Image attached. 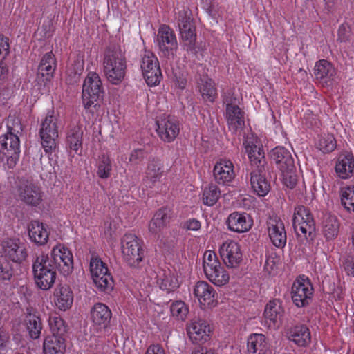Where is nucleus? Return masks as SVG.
I'll return each mask as SVG.
<instances>
[{"mask_svg": "<svg viewBox=\"0 0 354 354\" xmlns=\"http://www.w3.org/2000/svg\"><path fill=\"white\" fill-rule=\"evenodd\" d=\"M246 153L250 161V184L254 192L259 196H265L270 189L266 179L268 171L265 153L261 145L247 138L244 142Z\"/></svg>", "mask_w": 354, "mask_h": 354, "instance_id": "1", "label": "nucleus"}, {"mask_svg": "<svg viewBox=\"0 0 354 354\" xmlns=\"http://www.w3.org/2000/svg\"><path fill=\"white\" fill-rule=\"evenodd\" d=\"M102 65L104 73L111 84L119 85L124 80L127 71V60L119 46L112 44L105 49Z\"/></svg>", "mask_w": 354, "mask_h": 354, "instance_id": "2", "label": "nucleus"}, {"mask_svg": "<svg viewBox=\"0 0 354 354\" xmlns=\"http://www.w3.org/2000/svg\"><path fill=\"white\" fill-rule=\"evenodd\" d=\"M36 285L44 290L50 289L56 279V270L48 263V255L37 257L32 265Z\"/></svg>", "mask_w": 354, "mask_h": 354, "instance_id": "3", "label": "nucleus"}, {"mask_svg": "<svg viewBox=\"0 0 354 354\" xmlns=\"http://www.w3.org/2000/svg\"><path fill=\"white\" fill-rule=\"evenodd\" d=\"M90 271L96 287L109 293L113 288V280L105 263L98 257L93 256L90 261Z\"/></svg>", "mask_w": 354, "mask_h": 354, "instance_id": "4", "label": "nucleus"}, {"mask_svg": "<svg viewBox=\"0 0 354 354\" xmlns=\"http://www.w3.org/2000/svg\"><path fill=\"white\" fill-rule=\"evenodd\" d=\"M39 133L45 152L51 153L56 148V140L58 138L57 119L53 113L48 112L42 120Z\"/></svg>", "mask_w": 354, "mask_h": 354, "instance_id": "5", "label": "nucleus"}, {"mask_svg": "<svg viewBox=\"0 0 354 354\" xmlns=\"http://www.w3.org/2000/svg\"><path fill=\"white\" fill-rule=\"evenodd\" d=\"M20 141L19 136L6 133L0 136V160L6 162L8 168H13L19 158Z\"/></svg>", "mask_w": 354, "mask_h": 354, "instance_id": "6", "label": "nucleus"}, {"mask_svg": "<svg viewBox=\"0 0 354 354\" xmlns=\"http://www.w3.org/2000/svg\"><path fill=\"white\" fill-rule=\"evenodd\" d=\"M140 68L147 84L156 86L161 81L162 75L159 61L153 53L145 50L140 60Z\"/></svg>", "mask_w": 354, "mask_h": 354, "instance_id": "7", "label": "nucleus"}, {"mask_svg": "<svg viewBox=\"0 0 354 354\" xmlns=\"http://www.w3.org/2000/svg\"><path fill=\"white\" fill-rule=\"evenodd\" d=\"M292 225L296 234L308 238L315 230V223L309 209L304 205H297L295 208Z\"/></svg>", "mask_w": 354, "mask_h": 354, "instance_id": "8", "label": "nucleus"}, {"mask_svg": "<svg viewBox=\"0 0 354 354\" xmlns=\"http://www.w3.org/2000/svg\"><path fill=\"white\" fill-rule=\"evenodd\" d=\"M48 263L64 276L68 275L73 269V259L71 252L62 245L52 249L50 257L48 256Z\"/></svg>", "mask_w": 354, "mask_h": 354, "instance_id": "9", "label": "nucleus"}, {"mask_svg": "<svg viewBox=\"0 0 354 354\" xmlns=\"http://www.w3.org/2000/svg\"><path fill=\"white\" fill-rule=\"evenodd\" d=\"M122 243V252L124 261L131 267L138 266L144 256L139 239L134 234H125Z\"/></svg>", "mask_w": 354, "mask_h": 354, "instance_id": "10", "label": "nucleus"}, {"mask_svg": "<svg viewBox=\"0 0 354 354\" xmlns=\"http://www.w3.org/2000/svg\"><path fill=\"white\" fill-rule=\"evenodd\" d=\"M313 294V286L308 279L299 277L292 286L291 295L293 303L297 307H304L309 304Z\"/></svg>", "mask_w": 354, "mask_h": 354, "instance_id": "11", "label": "nucleus"}, {"mask_svg": "<svg viewBox=\"0 0 354 354\" xmlns=\"http://www.w3.org/2000/svg\"><path fill=\"white\" fill-rule=\"evenodd\" d=\"M18 197L26 205L37 206L42 201L43 192L38 183L32 180H24L17 187Z\"/></svg>", "mask_w": 354, "mask_h": 354, "instance_id": "12", "label": "nucleus"}, {"mask_svg": "<svg viewBox=\"0 0 354 354\" xmlns=\"http://www.w3.org/2000/svg\"><path fill=\"white\" fill-rule=\"evenodd\" d=\"M57 62L54 54L50 51L45 53L41 57L36 77V82L39 87H48L51 82Z\"/></svg>", "mask_w": 354, "mask_h": 354, "instance_id": "13", "label": "nucleus"}, {"mask_svg": "<svg viewBox=\"0 0 354 354\" xmlns=\"http://www.w3.org/2000/svg\"><path fill=\"white\" fill-rule=\"evenodd\" d=\"M156 42L162 55H173L178 46L177 39L174 30L167 25H161L158 30Z\"/></svg>", "mask_w": 354, "mask_h": 354, "instance_id": "14", "label": "nucleus"}, {"mask_svg": "<svg viewBox=\"0 0 354 354\" xmlns=\"http://www.w3.org/2000/svg\"><path fill=\"white\" fill-rule=\"evenodd\" d=\"M1 247L4 259L14 263H21L27 257L26 249L18 239H5L1 242Z\"/></svg>", "mask_w": 354, "mask_h": 354, "instance_id": "15", "label": "nucleus"}, {"mask_svg": "<svg viewBox=\"0 0 354 354\" xmlns=\"http://www.w3.org/2000/svg\"><path fill=\"white\" fill-rule=\"evenodd\" d=\"M219 252L224 263L228 268H237L242 261L241 247L236 241L224 242L219 248Z\"/></svg>", "mask_w": 354, "mask_h": 354, "instance_id": "16", "label": "nucleus"}, {"mask_svg": "<svg viewBox=\"0 0 354 354\" xmlns=\"http://www.w3.org/2000/svg\"><path fill=\"white\" fill-rule=\"evenodd\" d=\"M236 102V99L226 97L225 102L227 103L226 117L229 129L233 133H236L242 130L245 126L243 112L241 109L236 104H233Z\"/></svg>", "mask_w": 354, "mask_h": 354, "instance_id": "17", "label": "nucleus"}, {"mask_svg": "<svg viewBox=\"0 0 354 354\" xmlns=\"http://www.w3.org/2000/svg\"><path fill=\"white\" fill-rule=\"evenodd\" d=\"M179 29L187 50H194L196 39V28L193 20L186 12L179 19Z\"/></svg>", "mask_w": 354, "mask_h": 354, "instance_id": "18", "label": "nucleus"}, {"mask_svg": "<svg viewBox=\"0 0 354 354\" xmlns=\"http://www.w3.org/2000/svg\"><path fill=\"white\" fill-rule=\"evenodd\" d=\"M156 123L157 133L165 142H172L179 133L180 129L178 122L170 117L158 119Z\"/></svg>", "mask_w": 354, "mask_h": 354, "instance_id": "19", "label": "nucleus"}, {"mask_svg": "<svg viewBox=\"0 0 354 354\" xmlns=\"http://www.w3.org/2000/svg\"><path fill=\"white\" fill-rule=\"evenodd\" d=\"M268 230L272 244L279 248L286 245L287 236L283 221L278 217L270 218L268 223Z\"/></svg>", "mask_w": 354, "mask_h": 354, "instance_id": "20", "label": "nucleus"}, {"mask_svg": "<svg viewBox=\"0 0 354 354\" xmlns=\"http://www.w3.org/2000/svg\"><path fill=\"white\" fill-rule=\"evenodd\" d=\"M164 174V165L158 158H150L145 170L144 184L147 187L152 188L160 181Z\"/></svg>", "mask_w": 354, "mask_h": 354, "instance_id": "21", "label": "nucleus"}, {"mask_svg": "<svg viewBox=\"0 0 354 354\" xmlns=\"http://www.w3.org/2000/svg\"><path fill=\"white\" fill-rule=\"evenodd\" d=\"M187 330L191 340L196 344L207 341L211 332L207 322L201 319H193L187 326Z\"/></svg>", "mask_w": 354, "mask_h": 354, "instance_id": "22", "label": "nucleus"}, {"mask_svg": "<svg viewBox=\"0 0 354 354\" xmlns=\"http://www.w3.org/2000/svg\"><path fill=\"white\" fill-rule=\"evenodd\" d=\"M264 318L269 327L278 328L282 324L284 309L279 300L270 301L265 307Z\"/></svg>", "mask_w": 354, "mask_h": 354, "instance_id": "23", "label": "nucleus"}, {"mask_svg": "<svg viewBox=\"0 0 354 354\" xmlns=\"http://www.w3.org/2000/svg\"><path fill=\"white\" fill-rule=\"evenodd\" d=\"M112 313L109 308L102 303L95 304L91 309V319L99 329H106L110 325Z\"/></svg>", "mask_w": 354, "mask_h": 354, "instance_id": "24", "label": "nucleus"}, {"mask_svg": "<svg viewBox=\"0 0 354 354\" xmlns=\"http://www.w3.org/2000/svg\"><path fill=\"white\" fill-rule=\"evenodd\" d=\"M226 223L229 230L238 233L248 232L253 225L252 219L249 214L238 212L230 214Z\"/></svg>", "mask_w": 354, "mask_h": 354, "instance_id": "25", "label": "nucleus"}, {"mask_svg": "<svg viewBox=\"0 0 354 354\" xmlns=\"http://www.w3.org/2000/svg\"><path fill=\"white\" fill-rule=\"evenodd\" d=\"M271 157L281 172L295 170L294 159L290 152L283 147H277L272 151Z\"/></svg>", "mask_w": 354, "mask_h": 354, "instance_id": "26", "label": "nucleus"}, {"mask_svg": "<svg viewBox=\"0 0 354 354\" xmlns=\"http://www.w3.org/2000/svg\"><path fill=\"white\" fill-rule=\"evenodd\" d=\"M214 177L219 184L231 182L235 176L234 165L229 160H221L214 167Z\"/></svg>", "mask_w": 354, "mask_h": 354, "instance_id": "27", "label": "nucleus"}, {"mask_svg": "<svg viewBox=\"0 0 354 354\" xmlns=\"http://www.w3.org/2000/svg\"><path fill=\"white\" fill-rule=\"evenodd\" d=\"M288 339L298 346L306 347L311 342L309 328L304 324H298L290 327L288 330Z\"/></svg>", "mask_w": 354, "mask_h": 354, "instance_id": "28", "label": "nucleus"}, {"mask_svg": "<svg viewBox=\"0 0 354 354\" xmlns=\"http://www.w3.org/2000/svg\"><path fill=\"white\" fill-rule=\"evenodd\" d=\"M315 75L320 83L330 86L331 84L329 82L334 80L336 71L330 62L325 59H321L315 64Z\"/></svg>", "mask_w": 354, "mask_h": 354, "instance_id": "29", "label": "nucleus"}, {"mask_svg": "<svg viewBox=\"0 0 354 354\" xmlns=\"http://www.w3.org/2000/svg\"><path fill=\"white\" fill-rule=\"evenodd\" d=\"M216 294L214 288L205 281L197 282L194 288V295L203 305L214 306Z\"/></svg>", "mask_w": 354, "mask_h": 354, "instance_id": "30", "label": "nucleus"}, {"mask_svg": "<svg viewBox=\"0 0 354 354\" xmlns=\"http://www.w3.org/2000/svg\"><path fill=\"white\" fill-rule=\"evenodd\" d=\"M171 219V210L163 207L158 209L154 214L149 224V230L153 234L160 233L169 223Z\"/></svg>", "mask_w": 354, "mask_h": 354, "instance_id": "31", "label": "nucleus"}, {"mask_svg": "<svg viewBox=\"0 0 354 354\" xmlns=\"http://www.w3.org/2000/svg\"><path fill=\"white\" fill-rule=\"evenodd\" d=\"M55 303L62 310L70 308L73 302V293L68 285H59L55 290Z\"/></svg>", "mask_w": 354, "mask_h": 354, "instance_id": "32", "label": "nucleus"}, {"mask_svg": "<svg viewBox=\"0 0 354 354\" xmlns=\"http://www.w3.org/2000/svg\"><path fill=\"white\" fill-rule=\"evenodd\" d=\"M354 170V157L348 153H341L336 162L335 171L343 179L349 178Z\"/></svg>", "mask_w": 354, "mask_h": 354, "instance_id": "33", "label": "nucleus"}, {"mask_svg": "<svg viewBox=\"0 0 354 354\" xmlns=\"http://www.w3.org/2000/svg\"><path fill=\"white\" fill-rule=\"evenodd\" d=\"M28 236L31 241L38 245H45L49 236L46 227L38 221H32L28 225Z\"/></svg>", "mask_w": 354, "mask_h": 354, "instance_id": "34", "label": "nucleus"}, {"mask_svg": "<svg viewBox=\"0 0 354 354\" xmlns=\"http://www.w3.org/2000/svg\"><path fill=\"white\" fill-rule=\"evenodd\" d=\"M247 348L250 354H269L268 342L263 334L250 335L248 338Z\"/></svg>", "mask_w": 354, "mask_h": 354, "instance_id": "35", "label": "nucleus"}, {"mask_svg": "<svg viewBox=\"0 0 354 354\" xmlns=\"http://www.w3.org/2000/svg\"><path fill=\"white\" fill-rule=\"evenodd\" d=\"M24 323L29 337L32 339H38L42 330V323L38 313L35 310L28 312Z\"/></svg>", "mask_w": 354, "mask_h": 354, "instance_id": "36", "label": "nucleus"}, {"mask_svg": "<svg viewBox=\"0 0 354 354\" xmlns=\"http://www.w3.org/2000/svg\"><path fill=\"white\" fill-rule=\"evenodd\" d=\"M157 283L160 289L170 292L179 287V282L170 270H160L156 275Z\"/></svg>", "mask_w": 354, "mask_h": 354, "instance_id": "37", "label": "nucleus"}, {"mask_svg": "<svg viewBox=\"0 0 354 354\" xmlns=\"http://www.w3.org/2000/svg\"><path fill=\"white\" fill-rule=\"evenodd\" d=\"M322 233L327 240L335 239L339 229V223L336 216L326 214L323 217L322 223Z\"/></svg>", "mask_w": 354, "mask_h": 354, "instance_id": "38", "label": "nucleus"}, {"mask_svg": "<svg viewBox=\"0 0 354 354\" xmlns=\"http://www.w3.org/2000/svg\"><path fill=\"white\" fill-rule=\"evenodd\" d=\"M203 266L206 277H213L215 279H217L215 277L216 274H214V273L218 269H221L222 266L214 252L207 250L204 253Z\"/></svg>", "mask_w": 354, "mask_h": 354, "instance_id": "39", "label": "nucleus"}, {"mask_svg": "<svg viewBox=\"0 0 354 354\" xmlns=\"http://www.w3.org/2000/svg\"><path fill=\"white\" fill-rule=\"evenodd\" d=\"M44 354H64L65 350L64 337L48 336L44 342Z\"/></svg>", "mask_w": 354, "mask_h": 354, "instance_id": "40", "label": "nucleus"}, {"mask_svg": "<svg viewBox=\"0 0 354 354\" xmlns=\"http://www.w3.org/2000/svg\"><path fill=\"white\" fill-rule=\"evenodd\" d=\"M84 70V62L75 61L67 67L65 81L68 85L75 86L80 80V75Z\"/></svg>", "mask_w": 354, "mask_h": 354, "instance_id": "41", "label": "nucleus"}, {"mask_svg": "<svg viewBox=\"0 0 354 354\" xmlns=\"http://www.w3.org/2000/svg\"><path fill=\"white\" fill-rule=\"evenodd\" d=\"M315 147L324 153L333 151L337 147V142L331 133H324L318 137Z\"/></svg>", "mask_w": 354, "mask_h": 354, "instance_id": "42", "label": "nucleus"}, {"mask_svg": "<svg viewBox=\"0 0 354 354\" xmlns=\"http://www.w3.org/2000/svg\"><path fill=\"white\" fill-rule=\"evenodd\" d=\"M83 131L80 127L72 128L67 136V145L75 152L82 147Z\"/></svg>", "mask_w": 354, "mask_h": 354, "instance_id": "43", "label": "nucleus"}, {"mask_svg": "<svg viewBox=\"0 0 354 354\" xmlns=\"http://www.w3.org/2000/svg\"><path fill=\"white\" fill-rule=\"evenodd\" d=\"M221 196V190L216 185H209L203 192L202 200L205 205L212 206L214 205Z\"/></svg>", "mask_w": 354, "mask_h": 354, "instance_id": "44", "label": "nucleus"}, {"mask_svg": "<svg viewBox=\"0 0 354 354\" xmlns=\"http://www.w3.org/2000/svg\"><path fill=\"white\" fill-rule=\"evenodd\" d=\"M342 205L348 211L354 212V186L350 185L341 189Z\"/></svg>", "mask_w": 354, "mask_h": 354, "instance_id": "45", "label": "nucleus"}, {"mask_svg": "<svg viewBox=\"0 0 354 354\" xmlns=\"http://www.w3.org/2000/svg\"><path fill=\"white\" fill-rule=\"evenodd\" d=\"M82 97L86 109H88L92 105L95 106V102H97L102 97V91L82 90Z\"/></svg>", "mask_w": 354, "mask_h": 354, "instance_id": "46", "label": "nucleus"}, {"mask_svg": "<svg viewBox=\"0 0 354 354\" xmlns=\"http://www.w3.org/2000/svg\"><path fill=\"white\" fill-rule=\"evenodd\" d=\"M111 170L112 166L109 157L102 154L98 162L97 176L101 178H108L111 176Z\"/></svg>", "mask_w": 354, "mask_h": 354, "instance_id": "47", "label": "nucleus"}, {"mask_svg": "<svg viewBox=\"0 0 354 354\" xmlns=\"http://www.w3.org/2000/svg\"><path fill=\"white\" fill-rule=\"evenodd\" d=\"M50 327L53 335L64 337L67 329L64 321L59 317H55L50 320Z\"/></svg>", "mask_w": 354, "mask_h": 354, "instance_id": "48", "label": "nucleus"}, {"mask_svg": "<svg viewBox=\"0 0 354 354\" xmlns=\"http://www.w3.org/2000/svg\"><path fill=\"white\" fill-rule=\"evenodd\" d=\"M171 315L178 319L183 320L188 313V308L182 301H176L170 306Z\"/></svg>", "mask_w": 354, "mask_h": 354, "instance_id": "49", "label": "nucleus"}, {"mask_svg": "<svg viewBox=\"0 0 354 354\" xmlns=\"http://www.w3.org/2000/svg\"><path fill=\"white\" fill-rule=\"evenodd\" d=\"M8 134H14L19 136L23 131L22 124L19 118L15 115H10L7 120Z\"/></svg>", "mask_w": 354, "mask_h": 354, "instance_id": "50", "label": "nucleus"}, {"mask_svg": "<svg viewBox=\"0 0 354 354\" xmlns=\"http://www.w3.org/2000/svg\"><path fill=\"white\" fill-rule=\"evenodd\" d=\"M100 75L95 72H88L83 84L82 88H102Z\"/></svg>", "mask_w": 354, "mask_h": 354, "instance_id": "51", "label": "nucleus"}, {"mask_svg": "<svg viewBox=\"0 0 354 354\" xmlns=\"http://www.w3.org/2000/svg\"><path fill=\"white\" fill-rule=\"evenodd\" d=\"M351 26L348 24H342L338 28L337 41L340 43H351Z\"/></svg>", "mask_w": 354, "mask_h": 354, "instance_id": "52", "label": "nucleus"}, {"mask_svg": "<svg viewBox=\"0 0 354 354\" xmlns=\"http://www.w3.org/2000/svg\"><path fill=\"white\" fill-rule=\"evenodd\" d=\"M13 274L12 265L6 259H0V280L8 281Z\"/></svg>", "mask_w": 354, "mask_h": 354, "instance_id": "53", "label": "nucleus"}, {"mask_svg": "<svg viewBox=\"0 0 354 354\" xmlns=\"http://www.w3.org/2000/svg\"><path fill=\"white\" fill-rule=\"evenodd\" d=\"M215 274V277L217 278L216 279L210 277H207V278L216 286H221L226 284L229 281V274L225 270L223 267H222L221 269H218V270H217Z\"/></svg>", "mask_w": 354, "mask_h": 354, "instance_id": "54", "label": "nucleus"}, {"mask_svg": "<svg viewBox=\"0 0 354 354\" xmlns=\"http://www.w3.org/2000/svg\"><path fill=\"white\" fill-rule=\"evenodd\" d=\"M279 261V257L276 254H271L266 257L264 269L268 273L271 274L277 268Z\"/></svg>", "mask_w": 354, "mask_h": 354, "instance_id": "55", "label": "nucleus"}, {"mask_svg": "<svg viewBox=\"0 0 354 354\" xmlns=\"http://www.w3.org/2000/svg\"><path fill=\"white\" fill-rule=\"evenodd\" d=\"M9 39L0 35V62H4V59L9 53Z\"/></svg>", "mask_w": 354, "mask_h": 354, "instance_id": "56", "label": "nucleus"}, {"mask_svg": "<svg viewBox=\"0 0 354 354\" xmlns=\"http://www.w3.org/2000/svg\"><path fill=\"white\" fill-rule=\"evenodd\" d=\"M145 158V151L142 149H134L129 156V162L133 165H138Z\"/></svg>", "mask_w": 354, "mask_h": 354, "instance_id": "57", "label": "nucleus"}, {"mask_svg": "<svg viewBox=\"0 0 354 354\" xmlns=\"http://www.w3.org/2000/svg\"><path fill=\"white\" fill-rule=\"evenodd\" d=\"M283 176V180L284 184L290 189H292L297 183L296 176L294 174V171L288 172H281Z\"/></svg>", "mask_w": 354, "mask_h": 354, "instance_id": "58", "label": "nucleus"}, {"mask_svg": "<svg viewBox=\"0 0 354 354\" xmlns=\"http://www.w3.org/2000/svg\"><path fill=\"white\" fill-rule=\"evenodd\" d=\"M205 102H213L217 95L216 90H198Z\"/></svg>", "mask_w": 354, "mask_h": 354, "instance_id": "59", "label": "nucleus"}, {"mask_svg": "<svg viewBox=\"0 0 354 354\" xmlns=\"http://www.w3.org/2000/svg\"><path fill=\"white\" fill-rule=\"evenodd\" d=\"M201 83H198L200 84L198 88H213L214 87V82L209 79L207 76H203L201 78Z\"/></svg>", "mask_w": 354, "mask_h": 354, "instance_id": "60", "label": "nucleus"}, {"mask_svg": "<svg viewBox=\"0 0 354 354\" xmlns=\"http://www.w3.org/2000/svg\"><path fill=\"white\" fill-rule=\"evenodd\" d=\"M185 226L189 230H198L201 228V223L196 219H190L186 222Z\"/></svg>", "mask_w": 354, "mask_h": 354, "instance_id": "61", "label": "nucleus"}, {"mask_svg": "<svg viewBox=\"0 0 354 354\" xmlns=\"http://www.w3.org/2000/svg\"><path fill=\"white\" fill-rule=\"evenodd\" d=\"M146 354H165L164 350L158 344L150 346Z\"/></svg>", "mask_w": 354, "mask_h": 354, "instance_id": "62", "label": "nucleus"}, {"mask_svg": "<svg viewBox=\"0 0 354 354\" xmlns=\"http://www.w3.org/2000/svg\"><path fill=\"white\" fill-rule=\"evenodd\" d=\"M191 354H217L212 349H207L205 347H196L191 353Z\"/></svg>", "mask_w": 354, "mask_h": 354, "instance_id": "63", "label": "nucleus"}, {"mask_svg": "<svg viewBox=\"0 0 354 354\" xmlns=\"http://www.w3.org/2000/svg\"><path fill=\"white\" fill-rule=\"evenodd\" d=\"M344 266L348 275L354 276V262L352 260L347 259Z\"/></svg>", "mask_w": 354, "mask_h": 354, "instance_id": "64", "label": "nucleus"}]
</instances>
